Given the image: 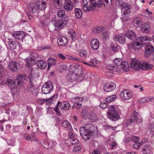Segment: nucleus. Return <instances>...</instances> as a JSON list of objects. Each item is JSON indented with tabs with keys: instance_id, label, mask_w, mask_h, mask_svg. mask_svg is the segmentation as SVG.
I'll return each mask as SVG.
<instances>
[{
	"instance_id": "f03ea898",
	"label": "nucleus",
	"mask_w": 154,
	"mask_h": 154,
	"mask_svg": "<svg viewBox=\"0 0 154 154\" xmlns=\"http://www.w3.org/2000/svg\"><path fill=\"white\" fill-rule=\"evenodd\" d=\"M108 4V0H83V9L84 11H89L94 7H99L100 5H105L104 2Z\"/></svg>"
},
{
	"instance_id": "423d86ee",
	"label": "nucleus",
	"mask_w": 154,
	"mask_h": 154,
	"mask_svg": "<svg viewBox=\"0 0 154 154\" xmlns=\"http://www.w3.org/2000/svg\"><path fill=\"white\" fill-rule=\"evenodd\" d=\"M53 86L51 81H48L44 84L42 86L41 90L42 92L45 94L50 93L53 90Z\"/></svg>"
},
{
	"instance_id": "7ed1b4c3",
	"label": "nucleus",
	"mask_w": 154,
	"mask_h": 154,
	"mask_svg": "<svg viewBox=\"0 0 154 154\" xmlns=\"http://www.w3.org/2000/svg\"><path fill=\"white\" fill-rule=\"evenodd\" d=\"M68 20L67 17L65 16L63 18H62L61 20H56V17H54L52 18L51 21L54 24L55 30L58 31L67 24Z\"/></svg>"
},
{
	"instance_id": "39448f33",
	"label": "nucleus",
	"mask_w": 154,
	"mask_h": 154,
	"mask_svg": "<svg viewBox=\"0 0 154 154\" xmlns=\"http://www.w3.org/2000/svg\"><path fill=\"white\" fill-rule=\"evenodd\" d=\"M107 113L108 117L112 121H116L119 118V116L116 111L114 106H110L108 107Z\"/></svg>"
},
{
	"instance_id": "09e8293b",
	"label": "nucleus",
	"mask_w": 154,
	"mask_h": 154,
	"mask_svg": "<svg viewBox=\"0 0 154 154\" xmlns=\"http://www.w3.org/2000/svg\"><path fill=\"white\" fill-rule=\"evenodd\" d=\"M119 46L116 43H113L111 45V50L113 51H118L119 50Z\"/></svg>"
},
{
	"instance_id": "37998d69",
	"label": "nucleus",
	"mask_w": 154,
	"mask_h": 154,
	"mask_svg": "<svg viewBox=\"0 0 154 154\" xmlns=\"http://www.w3.org/2000/svg\"><path fill=\"white\" fill-rule=\"evenodd\" d=\"M27 90L30 94H33L35 92L36 88L34 85H32L28 86L27 88Z\"/></svg>"
},
{
	"instance_id": "052dcab7",
	"label": "nucleus",
	"mask_w": 154,
	"mask_h": 154,
	"mask_svg": "<svg viewBox=\"0 0 154 154\" xmlns=\"http://www.w3.org/2000/svg\"><path fill=\"white\" fill-rule=\"evenodd\" d=\"M7 105V104H6L3 103H2L1 106L2 107H4V108H5V109L6 110L5 111V113L7 114H9L10 113V109L9 108H5V106H6Z\"/></svg>"
},
{
	"instance_id": "13d9d810",
	"label": "nucleus",
	"mask_w": 154,
	"mask_h": 154,
	"mask_svg": "<svg viewBox=\"0 0 154 154\" xmlns=\"http://www.w3.org/2000/svg\"><path fill=\"white\" fill-rule=\"evenodd\" d=\"M82 106L81 103L77 102H75L74 104V105L72 106L73 108L74 107H75L76 109H78L80 108Z\"/></svg>"
},
{
	"instance_id": "6e6d98bb",
	"label": "nucleus",
	"mask_w": 154,
	"mask_h": 154,
	"mask_svg": "<svg viewBox=\"0 0 154 154\" xmlns=\"http://www.w3.org/2000/svg\"><path fill=\"white\" fill-rule=\"evenodd\" d=\"M23 77L22 76H20V75L18 76V78L17 79V85H20L21 83H23Z\"/></svg>"
},
{
	"instance_id": "ddd939ff",
	"label": "nucleus",
	"mask_w": 154,
	"mask_h": 154,
	"mask_svg": "<svg viewBox=\"0 0 154 154\" xmlns=\"http://www.w3.org/2000/svg\"><path fill=\"white\" fill-rule=\"evenodd\" d=\"M116 87L115 83L112 82L106 84L104 85L103 89L105 91L108 92L113 90Z\"/></svg>"
},
{
	"instance_id": "473e14b6",
	"label": "nucleus",
	"mask_w": 154,
	"mask_h": 154,
	"mask_svg": "<svg viewBox=\"0 0 154 154\" xmlns=\"http://www.w3.org/2000/svg\"><path fill=\"white\" fill-rule=\"evenodd\" d=\"M131 8V6L128 3H124L123 6V7H122V11H121V12H126L130 13Z\"/></svg>"
},
{
	"instance_id": "f8f14e48",
	"label": "nucleus",
	"mask_w": 154,
	"mask_h": 154,
	"mask_svg": "<svg viewBox=\"0 0 154 154\" xmlns=\"http://www.w3.org/2000/svg\"><path fill=\"white\" fill-rule=\"evenodd\" d=\"M28 8L31 13L34 14L35 15L38 13V9L36 3H32L29 4Z\"/></svg>"
},
{
	"instance_id": "6ab92c4d",
	"label": "nucleus",
	"mask_w": 154,
	"mask_h": 154,
	"mask_svg": "<svg viewBox=\"0 0 154 154\" xmlns=\"http://www.w3.org/2000/svg\"><path fill=\"white\" fill-rule=\"evenodd\" d=\"M141 69L144 71L149 70L152 68L153 66L144 61L141 63Z\"/></svg>"
},
{
	"instance_id": "f257e3e1",
	"label": "nucleus",
	"mask_w": 154,
	"mask_h": 154,
	"mask_svg": "<svg viewBox=\"0 0 154 154\" xmlns=\"http://www.w3.org/2000/svg\"><path fill=\"white\" fill-rule=\"evenodd\" d=\"M97 128L90 124H88L85 126L81 127L80 128V134L85 140H88L90 136L94 137L97 134Z\"/></svg>"
},
{
	"instance_id": "603ef678",
	"label": "nucleus",
	"mask_w": 154,
	"mask_h": 154,
	"mask_svg": "<svg viewBox=\"0 0 154 154\" xmlns=\"http://www.w3.org/2000/svg\"><path fill=\"white\" fill-rule=\"evenodd\" d=\"M131 141H133L134 144H137L138 143H141L140 142V140L139 138L135 136H133L131 138Z\"/></svg>"
},
{
	"instance_id": "f704fd0d",
	"label": "nucleus",
	"mask_w": 154,
	"mask_h": 154,
	"mask_svg": "<svg viewBox=\"0 0 154 154\" xmlns=\"http://www.w3.org/2000/svg\"><path fill=\"white\" fill-rule=\"evenodd\" d=\"M15 84V83L13 80L10 79H7V84L10 89H12L14 88Z\"/></svg>"
},
{
	"instance_id": "680f3d73",
	"label": "nucleus",
	"mask_w": 154,
	"mask_h": 154,
	"mask_svg": "<svg viewBox=\"0 0 154 154\" xmlns=\"http://www.w3.org/2000/svg\"><path fill=\"white\" fill-rule=\"evenodd\" d=\"M65 143L68 146H71L72 145V139L71 138H68L65 141Z\"/></svg>"
},
{
	"instance_id": "bb28decb",
	"label": "nucleus",
	"mask_w": 154,
	"mask_h": 154,
	"mask_svg": "<svg viewBox=\"0 0 154 154\" xmlns=\"http://www.w3.org/2000/svg\"><path fill=\"white\" fill-rule=\"evenodd\" d=\"M37 64L38 67L41 69H44L47 66L46 63L42 60H39L37 61Z\"/></svg>"
},
{
	"instance_id": "5fc2aeb1",
	"label": "nucleus",
	"mask_w": 154,
	"mask_h": 154,
	"mask_svg": "<svg viewBox=\"0 0 154 154\" xmlns=\"http://www.w3.org/2000/svg\"><path fill=\"white\" fill-rule=\"evenodd\" d=\"M39 48L40 50H45L46 49H50L51 48V45H48L40 47Z\"/></svg>"
},
{
	"instance_id": "2eb2a0df",
	"label": "nucleus",
	"mask_w": 154,
	"mask_h": 154,
	"mask_svg": "<svg viewBox=\"0 0 154 154\" xmlns=\"http://www.w3.org/2000/svg\"><path fill=\"white\" fill-rule=\"evenodd\" d=\"M24 138L25 139L28 141H37L35 137V133L34 132H32L30 134H25Z\"/></svg>"
},
{
	"instance_id": "aec40b11",
	"label": "nucleus",
	"mask_w": 154,
	"mask_h": 154,
	"mask_svg": "<svg viewBox=\"0 0 154 154\" xmlns=\"http://www.w3.org/2000/svg\"><path fill=\"white\" fill-rule=\"evenodd\" d=\"M11 35L14 38L22 40L25 37V34L23 32H13Z\"/></svg>"
},
{
	"instance_id": "4be33fe9",
	"label": "nucleus",
	"mask_w": 154,
	"mask_h": 154,
	"mask_svg": "<svg viewBox=\"0 0 154 154\" xmlns=\"http://www.w3.org/2000/svg\"><path fill=\"white\" fill-rule=\"evenodd\" d=\"M91 46L93 50H97L99 46V42L97 38L92 39L91 42Z\"/></svg>"
},
{
	"instance_id": "a18cd8bd",
	"label": "nucleus",
	"mask_w": 154,
	"mask_h": 154,
	"mask_svg": "<svg viewBox=\"0 0 154 154\" xmlns=\"http://www.w3.org/2000/svg\"><path fill=\"white\" fill-rule=\"evenodd\" d=\"M104 29V27L103 26H97L95 28L93 29L92 31L94 33H99L102 32Z\"/></svg>"
},
{
	"instance_id": "b1692460",
	"label": "nucleus",
	"mask_w": 154,
	"mask_h": 154,
	"mask_svg": "<svg viewBox=\"0 0 154 154\" xmlns=\"http://www.w3.org/2000/svg\"><path fill=\"white\" fill-rule=\"evenodd\" d=\"M123 71L127 72L130 69V66L129 63L127 61H123V63L122 64L120 67H119Z\"/></svg>"
},
{
	"instance_id": "8fccbe9b",
	"label": "nucleus",
	"mask_w": 154,
	"mask_h": 154,
	"mask_svg": "<svg viewBox=\"0 0 154 154\" xmlns=\"http://www.w3.org/2000/svg\"><path fill=\"white\" fill-rule=\"evenodd\" d=\"M65 11L63 9L59 10L57 12V15L58 17H63L65 15Z\"/></svg>"
},
{
	"instance_id": "c03bdc74",
	"label": "nucleus",
	"mask_w": 154,
	"mask_h": 154,
	"mask_svg": "<svg viewBox=\"0 0 154 154\" xmlns=\"http://www.w3.org/2000/svg\"><path fill=\"white\" fill-rule=\"evenodd\" d=\"M123 61L121 58H116L113 61V63L117 66H120Z\"/></svg>"
},
{
	"instance_id": "c85d7f7f",
	"label": "nucleus",
	"mask_w": 154,
	"mask_h": 154,
	"mask_svg": "<svg viewBox=\"0 0 154 154\" xmlns=\"http://www.w3.org/2000/svg\"><path fill=\"white\" fill-rule=\"evenodd\" d=\"M48 70H49L52 66L56 64V60L54 58H50L48 60Z\"/></svg>"
},
{
	"instance_id": "72a5a7b5",
	"label": "nucleus",
	"mask_w": 154,
	"mask_h": 154,
	"mask_svg": "<svg viewBox=\"0 0 154 154\" xmlns=\"http://www.w3.org/2000/svg\"><path fill=\"white\" fill-rule=\"evenodd\" d=\"M79 66L76 65H71L69 68V73H74L75 71H78L79 69Z\"/></svg>"
},
{
	"instance_id": "e433bc0d",
	"label": "nucleus",
	"mask_w": 154,
	"mask_h": 154,
	"mask_svg": "<svg viewBox=\"0 0 154 154\" xmlns=\"http://www.w3.org/2000/svg\"><path fill=\"white\" fill-rule=\"evenodd\" d=\"M53 3L57 8H60L62 6V2L61 0H53Z\"/></svg>"
},
{
	"instance_id": "0eeeda50",
	"label": "nucleus",
	"mask_w": 154,
	"mask_h": 154,
	"mask_svg": "<svg viewBox=\"0 0 154 154\" xmlns=\"http://www.w3.org/2000/svg\"><path fill=\"white\" fill-rule=\"evenodd\" d=\"M152 38L148 36H140L135 39V43L137 45L140 46L146 43V42L151 40Z\"/></svg>"
},
{
	"instance_id": "9b49d317",
	"label": "nucleus",
	"mask_w": 154,
	"mask_h": 154,
	"mask_svg": "<svg viewBox=\"0 0 154 154\" xmlns=\"http://www.w3.org/2000/svg\"><path fill=\"white\" fill-rule=\"evenodd\" d=\"M25 61L27 63L26 64V66L27 67H30L31 65L36 63L37 61V57L32 55L31 57L26 58Z\"/></svg>"
},
{
	"instance_id": "a211bd4d",
	"label": "nucleus",
	"mask_w": 154,
	"mask_h": 154,
	"mask_svg": "<svg viewBox=\"0 0 154 154\" xmlns=\"http://www.w3.org/2000/svg\"><path fill=\"white\" fill-rule=\"evenodd\" d=\"M36 3L39 10H44L46 7V2L43 0H38Z\"/></svg>"
},
{
	"instance_id": "58836bf2",
	"label": "nucleus",
	"mask_w": 154,
	"mask_h": 154,
	"mask_svg": "<svg viewBox=\"0 0 154 154\" xmlns=\"http://www.w3.org/2000/svg\"><path fill=\"white\" fill-rule=\"evenodd\" d=\"M117 96L116 95H111L107 97L105 99L107 103L112 102L116 99Z\"/></svg>"
},
{
	"instance_id": "4c0bfd02",
	"label": "nucleus",
	"mask_w": 154,
	"mask_h": 154,
	"mask_svg": "<svg viewBox=\"0 0 154 154\" xmlns=\"http://www.w3.org/2000/svg\"><path fill=\"white\" fill-rule=\"evenodd\" d=\"M154 98H149L148 97H144L138 100V102L140 103H146L152 100Z\"/></svg>"
},
{
	"instance_id": "4d7b16f0",
	"label": "nucleus",
	"mask_w": 154,
	"mask_h": 154,
	"mask_svg": "<svg viewBox=\"0 0 154 154\" xmlns=\"http://www.w3.org/2000/svg\"><path fill=\"white\" fill-rule=\"evenodd\" d=\"M66 59L77 60L79 62H80V60L79 59L69 55H66Z\"/></svg>"
},
{
	"instance_id": "20e7f679",
	"label": "nucleus",
	"mask_w": 154,
	"mask_h": 154,
	"mask_svg": "<svg viewBox=\"0 0 154 154\" xmlns=\"http://www.w3.org/2000/svg\"><path fill=\"white\" fill-rule=\"evenodd\" d=\"M59 106L61 109L63 110H67L70 107V105L68 101L61 102L58 101L56 107L54 109V110L58 116H59L60 114V111L59 107Z\"/></svg>"
},
{
	"instance_id": "774afa93",
	"label": "nucleus",
	"mask_w": 154,
	"mask_h": 154,
	"mask_svg": "<svg viewBox=\"0 0 154 154\" xmlns=\"http://www.w3.org/2000/svg\"><path fill=\"white\" fill-rule=\"evenodd\" d=\"M148 128L151 132L154 133V124H151L148 126Z\"/></svg>"
},
{
	"instance_id": "9d476101",
	"label": "nucleus",
	"mask_w": 154,
	"mask_h": 154,
	"mask_svg": "<svg viewBox=\"0 0 154 154\" xmlns=\"http://www.w3.org/2000/svg\"><path fill=\"white\" fill-rule=\"evenodd\" d=\"M154 51L153 47L151 45H147L145 47L144 55L146 57H148Z\"/></svg>"
},
{
	"instance_id": "69168bd1",
	"label": "nucleus",
	"mask_w": 154,
	"mask_h": 154,
	"mask_svg": "<svg viewBox=\"0 0 154 154\" xmlns=\"http://www.w3.org/2000/svg\"><path fill=\"white\" fill-rule=\"evenodd\" d=\"M34 79L35 78L33 76L29 77V81L30 85H34V83L35 81Z\"/></svg>"
},
{
	"instance_id": "49530a36",
	"label": "nucleus",
	"mask_w": 154,
	"mask_h": 154,
	"mask_svg": "<svg viewBox=\"0 0 154 154\" xmlns=\"http://www.w3.org/2000/svg\"><path fill=\"white\" fill-rule=\"evenodd\" d=\"M57 97H55V95L53 96L51 98L45 99V102L46 104H50V103H51L52 102L54 101H55L56 100Z\"/></svg>"
},
{
	"instance_id": "f3484780",
	"label": "nucleus",
	"mask_w": 154,
	"mask_h": 154,
	"mask_svg": "<svg viewBox=\"0 0 154 154\" xmlns=\"http://www.w3.org/2000/svg\"><path fill=\"white\" fill-rule=\"evenodd\" d=\"M114 40L116 42L118 41L120 43L124 44L125 43V36L123 34L116 35L113 38Z\"/></svg>"
},
{
	"instance_id": "cd10ccee",
	"label": "nucleus",
	"mask_w": 154,
	"mask_h": 154,
	"mask_svg": "<svg viewBox=\"0 0 154 154\" xmlns=\"http://www.w3.org/2000/svg\"><path fill=\"white\" fill-rule=\"evenodd\" d=\"M8 42L9 45L11 48L12 49H14L16 48L18 45H19V42H15L13 39H9Z\"/></svg>"
},
{
	"instance_id": "e2e57ef3",
	"label": "nucleus",
	"mask_w": 154,
	"mask_h": 154,
	"mask_svg": "<svg viewBox=\"0 0 154 154\" xmlns=\"http://www.w3.org/2000/svg\"><path fill=\"white\" fill-rule=\"evenodd\" d=\"M45 99L39 98L37 99V102L39 105H42L45 103Z\"/></svg>"
},
{
	"instance_id": "a19ab883",
	"label": "nucleus",
	"mask_w": 154,
	"mask_h": 154,
	"mask_svg": "<svg viewBox=\"0 0 154 154\" xmlns=\"http://www.w3.org/2000/svg\"><path fill=\"white\" fill-rule=\"evenodd\" d=\"M122 17L121 18V19L123 21H126L128 20L129 19V13H128L126 12H122Z\"/></svg>"
},
{
	"instance_id": "2f4dec72",
	"label": "nucleus",
	"mask_w": 154,
	"mask_h": 154,
	"mask_svg": "<svg viewBox=\"0 0 154 154\" xmlns=\"http://www.w3.org/2000/svg\"><path fill=\"white\" fill-rule=\"evenodd\" d=\"M62 126L69 130H72V128L70 123L67 120L63 121L62 123Z\"/></svg>"
},
{
	"instance_id": "c756f323",
	"label": "nucleus",
	"mask_w": 154,
	"mask_h": 154,
	"mask_svg": "<svg viewBox=\"0 0 154 154\" xmlns=\"http://www.w3.org/2000/svg\"><path fill=\"white\" fill-rule=\"evenodd\" d=\"M135 42V40L132 43L127 44L128 48L131 49H133L134 50H138L140 48V47H138L139 46V45H137Z\"/></svg>"
},
{
	"instance_id": "ea45409f",
	"label": "nucleus",
	"mask_w": 154,
	"mask_h": 154,
	"mask_svg": "<svg viewBox=\"0 0 154 154\" xmlns=\"http://www.w3.org/2000/svg\"><path fill=\"white\" fill-rule=\"evenodd\" d=\"M75 12L76 17L78 19L81 18L82 16V10L80 8H77L75 9Z\"/></svg>"
},
{
	"instance_id": "3c124183",
	"label": "nucleus",
	"mask_w": 154,
	"mask_h": 154,
	"mask_svg": "<svg viewBox=\"0 0 154 154\" xmlns=\"http://www.w3.org/2000/svg\"><path fill=\"white\" fill-rule=\"evenodd\" d=\"M140 20V19L139 20L138 19L136 18L134 20L133 22L134 24V26H135L136 27H139L141 25V22Z\"/></svg>"
},
{
	"instance_id": "de8ad7c7",
	"label": "nucleus",
	"mask_w": 154,
	"mask_h": 154,
	"mask_svg": "<svg viewBox=\"0 0 154 154\" xmlns=\"http://www.w3.org/2000/svg\"><path fill=\"white\" fill-rule=\"evenodd\" d=\"M38 70L37 68H33L31 69V74L32 76H36L38 75Z\"/></svg>"
},
{
	"instance_id": "dca6fc26",
	"label": "nucleus",
	"mask_w": 154,
	"mask_h": 154,
	"mask_svg": "<svg viewBox=\"0 0 154 154\" xmlns=\"http://www.w3.org/2000/svg\"><path fill=\"white\" fill-rule=\"evenodd\" d=\"M73 4L71 0H65L64 3V9L68 11H71L73 9Z\"/></svg>"
},
{
	"instance_id": "7c9ffc66",
	"label": "nucleus",
	"mask_w": 154,
	"mask_h": 154,
	"mask_svg": "<svg viewBox=\"0 0 154 154\" xmlns=\"http://www.w3.org/2000/svg\"><path fill=\"white\" fill-rule=\"evenodd\" d=\"M81 115L83 119L89 118L91 116L90 112L86 109H84L81 112Z\"/></svg>"
},
{
	"instance_id": "0e129e2a",
	"label": "nucleus",
	"mask_w": 154,
	"mask_h": 154,
	"mask_svg": "<svg viewBox=\"0 0 154 154\" xmlns=\"http://www.w3.org/2000/svg\"><path fill=\"white\" fill-rule=\"evenodd\" d=\"M106 68L109 70H112L114 69L115 67L114 65L111 64L107 65L106 66Z\"/></svg>"
},
{
	"instance_id": "6e6552de",
	"label": "nucleus",
	"mask_w": 154,
	"mask_h": 154,
	"mask_svg": "<svg viewBox=\"0 0 154 154\" xmlns=\"http://www.w3.org/2000/svg\"><path fill=\"white\" fill-rule=\"evenodd\" d=\"M79 76L76 73H68L66 76L67 80L70 82H72V84L75 83V81L78 80Z\"/></svg>"
},
{
	"instance_id": "c9c22d12",
	"label": "nucleus",
	"mask_w": 154,
	"mask_h": 154,
	"mask_svg": "<svg viewBox=\"0 0 154 154\" xmlns=\"http://www.w3.org/2000/svg\"><path fill=\"white\" fill-rule=\"evenodd\" d=\"M141 29L142 32H143L147 33L149 31V26L148 24V23L143 24Z\"/></svg>"
},
{
	"instance_id": "393cba45",
	"label": "nucleus",
	"mask_w": 154,
	"mask_h": 154,
	"mask_svg": "<svg viewBox=\"0 0 154 154\" xmlns=\"http://www.w3.org/2000/svg\"><path fill=\"white\" fill-rule=\"evenodd\" d=\"M126 36L129 39L133 40L136 37V35L135 33L132 30H128L126 33Z\"/></svg>"
},
{
	"instance_id": "bf43d9fd",
	"label": "nucleus",
	"mask_w": 154,
	"mask_h": 154,
	"mask_svg": "<svg viewBox=\"0 0 154 154\" xmlns=\"http://www.w3.org/2000/svg\"><path fill=\"white\" fill-rule=\"evenodd\" d=\"M108 105L107 102H104L103 103H101L100 105V107L102 109H104L106 108Z\"/></svg>"
},
{
	"instance_id": "79ce46f5",
	"label": "nucleus",
	"mask_w": 154,
	"mask_h": 154,
	"mask_svg": "<svg viewBox=\"0 0 154 154\" xmlns=\"http://www.w3.org/2000/svg\"><path fill=\"white\" fill-rule=\"evenodd\" d=\"M79 55L83 58H86L88 55L87 52L84 49L79 51Z\"/></svg>"
},
{
	"instance_id": "338daca9",
	"label": "nucleus",
	"mask_w": 154,
	"mask_h": 154,
	"mask_svg": "<svg viewBox=\"0 0 154 154\" xmlns=\"http://www.w3.org/2000/svg\"><path fill=\"white\" fill-rule=\"evenodd\" d=\"M82 149L81 147L79 145H77L75 146L73 149V151L77 152L79 151L80 150Z\"/></svg>"
},
{
	"instance_id": "1a4fd4ad",
	"label": "nucleus",
	"mask_w": 154,
	"mask_h": 154,
	"mask_svg": "<svg viewBox=\"0 0 154 154\" xmlns=\"http://www.w3.org/2000/svg\"><path fill=\"white\" fill-rule=\"evenodd\" d=\"M141 63L137 60H133L131 63V68L135 71H138L141 69Z\"/></svg>"
},
{
	"instance_id": "a878e982",
	"label": "nucleus",
	"mask_w": 154,
	"mask_h": 154,
	"mask_svg": "<svg viewBox=\"0 0 154 154\" xmlns=\"http://www.w3.org/2000/svg\"><path fill=\"white\" fill-rule=\"evenodd\" d=\"M138 113L134 111L132 113L131 116L129 119L130 121L131 122H135L137 123L138 120L137 116Z\"/></svg>"
},
{
	"instance_id": "5701e85b",
	"label": "nucleus",
	"mask_w": 154,
	"mask_h": 154,
	"mask_svg": "<svg viewBox=\"0 0 154 154\" xmlns=\"http://www.w3.org/2000/svg\"><path fill=\"white\" fill-rule=\"evenodd\" d=\"M57 42L59 45L64 46L67 44L68 39L65 36L61 37L57 39Z\"/></svg>"
},
{
	"instance_id": "864d4df0",
	"label": "nucleus",
	"mask_w": 154,
	"mask_h": 154,
	"mask_svg": "<svg viewBox=\"0 0 154 154\" xmlns=\"http://www.w3.org/2000/svg\"><path fill=\"white\" fill-rule=\"evenodd\" d=\"M89 64H88V65L94 66H95L97 64V62L95 59H91L89 61Z\"/></svg>"
},
{
	"instance_id": "412c9836",
	"label": "nucleus",
	"mask_w": 154,
	"mask_h": 154,
	"mask_svg": "<svg viewBox=\"0 0 154 154\" xmlns=\"http://www.w3.org/2000/svg\"><path fill=\"white\" fill-rule=\"evenodd\" d=\"M9 69L12 71H16L18 68V64L16 61L10 62L8 65Z\"/></svg>"
},
{
	"instance_id": "4468645a",
	"label": "nucleus",
	"mask_w": 154,
	"mask_h": 154,
	"mask_svg": "<svg viewBox=\"0 0 154 154\" xmlns=\"http://www.w3.org/2000/svg\"><path fill=\"white\" fill-rule=\"evenodd\" d=\"M120 96L123 99L125 100H129L132 97L131 92L127 90H122L120 93Z\"/></svg>"
}]
</instances>
